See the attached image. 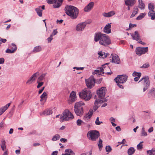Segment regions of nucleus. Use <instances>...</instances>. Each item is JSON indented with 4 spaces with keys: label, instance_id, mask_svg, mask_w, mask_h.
Masks as SVG:
<instances>
[{
    "label": "nucleus",
    "instance_id": "obj_1",
    "mask_svg": "<svg viewBox=\"0 0 155 155\" xmlns=\"http://www.w3.org/2000/svg\"><path fill=\"white\" fill-rule=\"evenodd\" d=\"M94 41L96 42L99 41L101 45L107 46L111 43V40L107 35L99 32L94 35Z\"/></svg>",
    "mask_w": 155,
    "mask_h": 155
},
{
    "label": "nucleus",
    "instance_id": "obj_2",
    "mask_svg": "<svg viewBox=\"0 0 155 155\" xmlns=\"http://www.w3.org/2000/svg\"><path fill=\"white\" fill-rule=\"evenodd\" d=\"M65 12L72 19H76L78 17L79 10L76 7L72 5H66L64 8Z\"/></svg>",
    "mask_w": 155,
    "mask_h": 155
},
{
    "label": "nucleus",
    "instance_id": "obj_3",
    "mask_svg": "<svg viewBox=\"0 0 155 155\" xmlns=\"http://www.w3.org/2000/svg\"><path fill=\"white\" fill-rule=\"evenodd\" d=\"M128 76L126 75H118L114 80L117 85L120 88H124V86L121 84L125 83L127 81Z\"/></svg>",
    "mask_w": 155,
    "mask_h": 155
},
{
    "label": "nucleus",
    "instance_id": "obj_4",
    "mask_svg": "<svg viewBox=\"0 0 155 155\" xmlns=\"http://www.w3.org/2000/svg\"><path fill=\"white\" fill-rule=\"evenodd\" d=\"M74 118L72 114L68 110H66L64 111L60 117L61 122H63L65 121L71 120Z\"/></svg>",
    "mask_w": 155,
    "mask_h": 155
},
{
    "label": "nucleus",
    "instance_id": "obj_5",
    "mask_svg": "<svg viewBox=\"0 0 155 155\" xmlns=\"http://www.w3.org/2000/svg\"><path fill=\"white\" fill-rule=\"evenodd\" d=\"M100 136L99 132L96 130H90L88 132L87 134L88 139L92 141H96Z\"/></svg>",
    "mask_w": 155,
    "mask_h": 155
},
{
    "label": "nucleus",
    "instance_id": "obj_6",
    "mask_svg": "<svg viewBox=\"0 0 155 155\" xmlns=\"http://www.w3.org/2000/svg\"><path fill=\"white\" fill-rule=\"evenodd\" d=\"M80 98L84 99L85 101L89 100L91 97V94L90 90L88 89H84L79 94Z\"/></svg>",
    "mask_w": 155,
    "mask_h": 155
},
{
    "label": "nucleus",
    "instance_id": "obj_7",
    "mask_svg": "<svg viewBox=\"0 0 155 155\" xmlns=\"http://www.w3.org/2000/svg\"><path fill=\"white\" fill-rule=\"evenodd\" d=\"M143 84V92H145L150 87V80L148 77L147 76L142 78L139 81Z\"/></svg>",
    "mask_w": 155,
    "mask_h": 155
},
{
    "label": "nucleus",
    "instance_id": "obj_8",
    "mask_svg": "<svg viewBox=\"0 0 155 155\" xmlns=\"http://www.w3.org/2000/svg\"><path fill=\"white\" fill-rule=\"evenodd\" d=\"M85 82L87 86L89 88H91L94 86L95 83V81L94 76H92L88 79H86Z\"/></svg>",
    "mask_w": 155,
    "mask_h": 155
},
{
    "label": "nucleus",
    "instance_id": "obj_9",
    "mask_svg": "<svg viewBox=\"0 0 155 155\" xmlns=\"http://www.w3.org/2000/svg\"><path fill=\"white\" fill-rule=\"evenodd\" d=\"M107 64L103 65L101 67V71L102 74H103L104 73L107 74L108 75L111 74L112 73L110 70V68L107 65Z\"/></svg>",
    "mask_w": 155,
    "mask_h": 155
},
{
    "label": "nucleus",
    "instance_id": "obj_10",
    "mask_svg": "<svg viewBox=\"0 0 155 155\" xmlns=\"http://www.w3.org/2000/svg\"><path fill=\"white\" fill-rule=\"evenodd\" d=\"M148 51L147 47L145 48H141L138 47L136 49V52L137 54L139 55H141L146 53Z\"/></svg>",
    "mask_w": 155,
    "mask_h": 155
},
{
    "label": "nucleus",
    "instance_id": "obj_11",
    "mask_svg": "<svg viewBox=\"0 0 155 155\" xmlns=\"http://www.w3.org/2000/svg\"><path fill=\"white\" fill-rule=\"evenodd\" d=\"M106 90L105 87H102L97 91V93L99 98H103L105 97Z\"/></svg>",
    "mask_w": 155,
    "mask_h": 155
},
{
    "label": "nucleus",
    "instance_id": "obj_12",
    "mask_svg": "<svg viewBox=\"0 0 155 155\" xmlns=\"http://www.w3.org/2000/svg\"><path fill=\"white\" fill-rule=\"evenodd\" d=\"M87 24V22H85L78 24L76 27V30L79 31H81L83 30Z\"/></svg>",
    "mask_w": 155,
    "mask_h": 155
},
{
    "label": "nucleus",
    "instance_id": "obj_13",
    "mask_svg": "<svg viewBox=\"0 0 155 155\" xmlns=\"http://www.w3.org/2000/svg\"><path fill=\"white\" fill-rule=\"evenodd\" d=\"M76 100V93L73 91L71 93L69 99L68 100V103L69 104H71L74 102Z\"/></svg>",
    "mask_w": 155,
    "mask_h": 155
},
{
    "label": "nucleus",
    "instance_id": "obj_14",
    "mask_svg": "<svg viewBox=\"0 0 155 155\" xmlns=\"http://www.w3.org/2000/svg\"><path fill=\"white\" fill-rule=\"evenodd\" d=\"M111 55L112 56V62L118 64H120V61L118 55L116 54L113 55V54H111Z\"/></svg>",
    "mask_w": 155,
    "mask_h": 155
},
{
    "label": "nucleus",
    "instance_id": "obj_15",
    "mask_svg": "<svg viewBox=\"0 0 155 155\" xmlns=\"http://www.w3.org/2000/svg\"><path fill=\"white\" fill-rule=\"evenodd\" d=\"M94 5V2H91L89 3L84 8V11L85 12H90L93 8Z\"/></svg>",
    "mask_w": 155,
    "mask_h": 155
},
{
    "label": "nucleus",
    "instance_id": "obj_16",
    "mask_svg": "<svg viewBox=\"0 0 155 155\" xmlns=\"http://www.w3.org/2000/svg\"><path fill=\"white\" fill-rule=\"evenodd\" d=\"M111 23L107 24L104 28V31L106 33L109 34L111 33Z\"/></svg>",
    "mask_w": 155,
    "mask_h": 155
},
{
    "label": "nucleus",
    "instance_id": "obj_17",
    "mask_svg": "<svg viewBox=\"0 0 155 155\" xmlns=\"http://www.w3.org/2000/svg\"><path fill=\"white\" fill-rule=\"evenodd\" d=\"M93 114V110H90L89 112L83 117V119L86 121H88V120L91 117Z\"/></svg>",
    "mask_w": 155,
    "mask_h": 155
},
{
    "label": "nucleus",
    "instance_id": "obj_18",
    "mask_svg": "<svg viewBox=\"0 0 155 155\" xmlns=\"http://www.w3.org/2000/svg\"><path fill=\"white\" fill-rule=\"evenodd\" d=\"M125 4L126 6H133L136 3V0H124Z\"/></svg>",
    "mask_w": 155,
    "mask_h": 155
},
{
    "label": "nucleus",
    "instance_id": "obj_19",
    "mask_svg": "<svg viewBox=\"0 0 155 155\" xmlns=\"http://www.w3.org/2000/svg\"><path fill=\"white\" fill-rule=\"evenodd\" d=\"M52 113V110L49 109H47L45 110L42 112H40V114L41 116L49 115Z\"/></svg>",
    "mask_w": 155,
    "mask_h": 155
},
{
    "label": "nucleus",
    "instance_id": "obj_20",
    "mask_svg": "<svg viewBox=\"0 0 155 155\" xmlns=\"http://www.w3.org/2000/svg\"><path fill=\"white\" fill-rule=\"evenodd\" d=\"M37 73L34 74L26 82V84H31L34 81L36 78Z\"/></svg>",
    "mask_w": 155,
    "mask_h": 155
},
{
    "label": "nucleus",
    "instance_id": "obj_21",
    "mask_svg": "<svg viewBox=\"0 0 155 155\" xmlns=\"http://www.w3.org/2000/svg\"><path fill=\"white\" fill-rule=\"evenodd\" d=\"M84 104V103L82 101L77 102L75 104L74 109H76V111H77L78 108H83L82 106Z\"/></svg>",
    "mask_w": 155,
    "mask_h": 155
},
{
    "label": "nucleus",
    "instance_id": "obj_22",
    "mask_svg": "<svg viewBox=\"0 0 155 155\" xmlns=\"http://www.w3.org/2000/svg\"><path fill=\"white\" fill-rule=\"evenodd\" d=\"M115 14V12L114 11H111L107 13L103 12L102 13L103 15L105 17H112Z\"/></svg>",
    "mask_w": 155,
    "mask_h": 155
},
{
    "label": "nucleus",
    "instance_id": "obj_23",
    "mask_svg": "<svg viewBox=\"0 0 155 155\" xmlns=\"http://www.w3.org/2000/svg\"><path fill=\"white\" fill-rule=\"evenodd\" d=\"M11 103L7 104L5 106L0 108V115H2L5 111L8 108L10 105Z\"/></svg>",
    "mask_w": 155,
    "mask_h": 155
},
{
    "label": "nucleus",
    "instance_id": "obj_24",
    "mask_svg": "<svg viewBox=\"0 0 155 155\" xmlns=\"http://www.w3.org/2000/svg\"><path fill=\"white\" fill-rule=\"evenodd\" d=\"M131 36L133 39L135 40L138 41L140 40V37L137 31H135L134 34H132Z\"/></svg>",
    "mask_w": 155,
    "mask_h": 155
},
{
    "label": "nucleus",
    "instance_id": "obj_25",
    "mask_svg": "<svg viewBox=\"0 0 155 155\" xmlns=\"http://www.w3.org/2000/svg\"><path fill=\"white\" fill-rule=\"evenodd\" d=\"M138 7L141 10L145 9V5L142 0H138Z\"/></svg>",
    "mask_w": 155,
    "mask_h": 155
},
{
    "label": "nucleus",
    "instance_id": "obj_26",
    "mask_svg": "<svg viewBox=\"0 0 155 155\" xmlns=\"http://www.w3.org/2000/svg\"><path fill=\"white\" fill-rule=\"evenodd\" d=\"M107 101L106 99H103V100L96 99L95 100L94 103V106H100L99 104H101L102 103L104 102Z\"/></svg>",
    "mask_w": 155,
    "mask_h": 155
},
{
    "label": "nucleus",
    "instance_id": "obj_27",
    "mask_svg": "<svg viewBox=\"0 0 155 155\" xmlns=\"http://www.w3.org/2000/svg\"><path fill=\"white\" fill-rule=\"evenodd\" d=\"M149 97H154L155 96V88H153L150 89L148 93Z\"/></svg>",
    "mask_w": 155,
    "mask_h": 155
},
{
    "label": "nucleus",
    "instance_id": "obj_28",
    "mask_svg": "<svg viewBox=\"0 0 155 155\" xmlns=\"http://www.w3.org/2000/svg\"><path fill=\"white\" fill-rule=\"evenodd\" d=\"M138 11L137 7H134L133 9L132 13L130 16V18H132L134 17L135 15L138 13Z\"/></svg>",
    "mask_w": 155,
    "mask_h": 155
},
{
    "label": "nucleus",
    "instance_id": "obj_29",
    "mask_svg": "<svg viewBox=\"0 0 155 155\" xmlns=\"http://www.w3.org/2000/svg\"><path fill=\"white\" fill-rule=\"evenodd\" d=\"M74 111L76 114L79 116H81L83 113V108H78L77 111H76V109H74Z\"/></svg>",
    "mask_w": 155,
    "mask_h": 155
},
{
    "label": "nucleus",
    "instance_id": "obj_30",
    "mask_svg": "<svg viewBox=\"0 0 155 155\" xmlns=\"http://www.w3.org/2000/svg\"><path fill=\"white\" fill-rule=\"evenodd\" d=\"M148 8L149 10V12H153L154 11V5L153 3H150L148 5Z\"/></svg>",
    "mask_w": 155,
    "mask_h": 155
},
{
    "label": "nucleus",
    "instance_id": "obj_31",
    "mask_svg": "<svg viewBox=\"0 0 155 155\" xmlns=\"http://www.w3.org/2000/svg\"><path fill=\"white\" fill-rule=\"evenodd\" d=\"M42 50V48L40 46H36L35 47L33 50V52L34 53L38 52Z\"/></svg>",
    "mask_w": 155,
    "mask_h": 155
},
{
    "label": "nucleus",
    "instance_id": "obj_32",
    "mask_svg": "<svg viewBox=\"0 0 155 155\" xmlns=\"http://www.w3.org/2000/svg\"><path fill=\"white\" fill-rule=\"evenodd\" d=\"M98 54L99 56L101 58H106L107 55L109 54L108 53H105L104 52H103L102 51H100L98 53Z\"/></svg>",
    "mask_w": 155,
    "mask_h": 155
},
{
    "label": "nucleus",
    "instance_id": "obj_33",
    "mask_svg": "<svg viewBox=\"0 0 155 155\" xmlns=\"http://www.w3.org/2000/svg\"><path fill=\"white\" fill-rule=\"evenodd\" d=\"M6 142L4 139H3L2 140L1 143V147L2 150L4 151L6 148Z\"/></svg>",
    "mask_w": 155,
    "mask_h": 155
},
{
    "label": "nucleus",
    "instance_id": "obj_34",
    "mask_svg": "<svg viewBox=\"0 0 155 155\" xmlns=\"http://www.w3.org/2000/svg\"><path fill=\"white\" fill-rule=\"evenodd\" d=\"M93 74L95 76H99L100 75H102L101 71V68L100 70H96L93 72Z\"/></svg>",
    "mask_w": 155,
    "mask_h": 155
},
{
    "label": "nucleus",
    "instance_id": "obj_35",
    "mask_svg": "<svg viewBox=\"0 0 155 155\" xmlns=\"http://www.w3.org/2000/svg\"><path fill=\"white\" fill-rule=\"evenodd\" d=\"M135 150L134 147H130L128 150L127 153L129 155H132L134 153Z\"/></svg>",
    "mask_w": 155,
    "mask_h": 155
},
{
    "label": "nucleus",
    "instance_id": "obj_36",
    "mask_svg": "<svg viewBox=\"0 0 155 155\" xmlns=\"http://www.w3.org/2000/svg\"><path fill=\"white\" fill-rule=\"evenodd\" d=\"M148 15L149 17H151V20H155V12L154 11L152 12H149L148 13Z\"/></svg>",
    "mask_w": 155,
    "mask_h": 155
},
{
    "label": "nucleus",
    "instance_id": "obj_37",
    "mask_svg": "<svg viewBox=\"0 0 155 155\" xmlns=\"http://www.w3.org/2000/svg\"><path fill=\"white\" fill-rule=\"evenodd\" d=\"M40 8L41 6L35 9V10L38 16L41 17L42 15V11L41 9Z\"/></svg>",
    "mask_w": 155,
    "mask_h": 155
},
{
    "label": "nucleus",
    "instance_id": "obj_38",
    "mask_svg": "<svg viewBox=\"0 0 155 155\" xmlns=\"http://www.w3.org/2000/svg\"><path fill=\"white\" fill-rule=\"evenodd\" d=\"M148 155H155V149H153L150 150H148L147 151Z\"/></svg>",
    "mask_w": 155,
    "mask_h": 155
},
{
    "label": "nucleus",
    "instance_id": "obj_39",
    "mask_svg": "<svg viewBox=\"0 0 155 155\" xmlns=\"http://www.w3.org/2000/svg\"><path fill=\"white\" fill-rule=\"evenodd\" d=\"M146 14L145 13L140 14V15L136 19L138 20L141 19L145 16Z\"/></svg>",
    "mask_w": 155,
    "mask_h": 155
},
{
    "label": "nucleus",
    "instance_id": "obj_40",
    "mask_svg": "<svg viewBox=\"0 0 155 155\" xmlns=\"http://www.w3.org/2000/svg\"><path fill=\"white\" fill-rule=\"evenodd\" d=\"M60 137V136L59 135L56 134L53 137L52 139V140L54 141L57 140L59 139Z\"/></svg>",
    "mask_w": 155,
    "mask_h": 155
},
{
    "label": "nucleus",
    "instance_id": "obj_41",
    "mask_svg": "<svg viewBox=\"0 0 155 155\" xmlns=\"http://www.w3.org/2000/svg\"><path fill=\"white\" fill-rule=\"evenodd\" d=\"M46 75V73L42 74L38 78L37 80V82H40L41 81H42L44 79V77Z\"/></svg>",
    "mask_w": 155,
    "mask_h": 155
},
{
    "label": "nucleus",
    "instance_id": "obj_42",
    "mask_svg": "<svg viewBox=\"0 0 155 155\" xmlns=\"http://www.w3.org/2000/svg\"><path fill=\"white\" fill-rule=\"evenodd\" d=\"M47 97V94L45 92H44L40 96V98L41 99H42V98H45V102L46 101Z\"/></svg>",
    "mask_w": 155,
    "mask_h": 155
},
{
    "label": "nucleus",
    "instance_id": "obj_43",
    "mask_svg": "<svg viewBox=\"0 0 155 155\" xmlns=\"http://www.w3.org/2000/svg\"><path fill=\"white\" fill-rule=\"evenodd\" d=\"M102 142V140L101 139L99 138L98 144V146L99 149H102L103 147Z\"/></svg>",
    "mask_w": 155,
    "mask_h": 155
},
{
    "label": "nucleus",
    "instance_id": "obj_44",
    "mask_svg": "<svg viewBox=\"0 0 155 155\" xmlns=\"http://www.w3.org/2000/svg\"><path fill=\"white\" fill-rule=\"evenodd\" d=\"M132 75L134 77L137 76V77H140L141 75V73L140 72H137L134 71Z\"/></svg>",
    "mask_w": 155,
    "mask_h": 155
},
{
    "label": "nucleus",
    "instance_id": "obj_45",
    "mask_svg": "<svg viewBox=\"0 0 155 155\" xmlns=\"http://www.w3.org/2000/svg\"><path fill=\"white\" fill-rule=\"evenodd\" d=\"M143 142H141L139 144H138L137 145V150H141L142 149V148H143V147L142 143Z\"/></svg>",
    "mask_w": 155,
    "mask_h": 155
},
{
    "label": "nucleus",
    "instance_id": "obj_46",
    "mask_svg": "<svg viewBox=\"0 0 155 155\" xmlns=\"http://www.w3.org/2000/svg\"><path fill=\"white\" fill-rule=\"evenodd\" d=\"M54 3H55L53 5V6L54 8H57L59 7L61 5L60 3H59L58 2H57V1H56Z\"/></svg>",
    "mask_w": 155,
    "mask_h": 155
},
{
    "label": "nucleus",
    "instance_id": "obj_47",
    "mask_svg": "<svg viewBox=\"0 0 155 155\" xmlns=\"http://www.w3.org/2000/svg\"><path fill=\"white\" fill-rule=\"evenodd\" d=\"M147 133L145 131L144 127L142 128L141 136H146L147 135Z\"/></svg>",
    "mask_w": 155,
    "mask_h": 155
},
{
    "label": "nucleus",
    "instance_id": "obj_48",
    "mask_svg": "<svg viewBox=\"0 0 155 155\" xmlns=\"http://www.w3.org/2000/svg\"><path fill=\"white\" fill-rule=\"evenodd\" d=\"M95 124L97 125H99L101 124V123H103V122L101 121L100 122L99 120V118L97 117L96 120L95 121Z\"/></svg>",
    "mask_w": 155,
    "mask_h": 155
},
{
    "label": "nucleus",
    "instance_id": "obj_49",
    "mask_svg": "<svg viewBox=\"0 0 155 155\" xmlns=\"http://www.w3.org/2000/svg\"><path fill=\"white\" fill-rule=\"evenodd\" d=\"M12 50L14 51V52L16 51L17 49L16 45L14 44L13 43L12 44Z\"/></svg>",
    "mask_w": 155,
    "mask_h": 155
},
{
    "label": "nucleus",
    "instance_id": "obj_50",
    "mask_svg": "<svg viewBox=\"0 0 155 155\" xmlns=\"http://www.w3.org/2000/svg\"><path fill=\"white\" fill-rule=\"evenodd\" d=\"M82 123L83 122L80 119H78L77 121V124L78 126H81Z\"/></svg>",
    "mask_w": 155,
    "mask_h": 155
},
{
    "label": "nucleus",
    "instance_id": "obj_51",
    "mask_svg": "<svg viewBox=\"0 0 155 155\" xmlns=\"http://www.w3.org/2000/svg\"><path fill=\"white\" fill-rule=\"evenodd\" d=\"M111 148L110 146H106V150L107 152H110L111 150Z\"/></svg>",
    "mask_w": 155,
    "mask_h": 155
},
{
    "label": "nucleus",
    "instance_id": "obj_52",
    "mask_svg": "<svg viewBox=\"0 0 155 155\" xmlns=\"http://www.w3.org/2000/svg\"><path fill=\"white\" fill-rule=\"evenodd\" d=\"M65 152L66 153L72 154L73 153V151L70 149H67L65 150Z\"/></svg>",
    "mask_w": 155,
    "mask_h": 155
},
{
    "label": "nucleus",
    "instance_id": "obj_53",
    "mask_svg": "<svg viewBox=\"0 0 155 155\" xmlns=\"http://www.w3.org/2000/svg\"><path fill=\"white\" fill-rule=\"evenodd\" d=\"M5 52L8 53H14V51L12 50L7 49L5 51Z\"/></svg>",
    "mask_w": 155,
    "mask_h": 155
},
{
    "label": "nucleus",
    "instance_id": "obj_54",
    "mask_svg": "<svg viewBox=\"0 0 155 155\" xmlns=\"http://www.w3.org/2000/svg\"><path fill=\"white\" fill-rule=\"evenodd\" d=\"M37 83H38V84L37 86V87L38 88H39L41 86L44 84V82H37Z\"/></svg>",
    "mask_w": 155,
    "mask_h": 155
},
{
    "label": "nucleus",
    "instance_id": "obj_55",
    "mask_svg": "<svg viewBox=\"0 0 155 155\" xmlns=\"http://www.w3.org/2000/svg\"><path fill=\"white\" fill-rule=\"evenodd\" d=\"M48 3L49 4H52L56 2L55 0H47Z\"/></svg>",
    "mask_w": 155,
    "mask_h": 155
},
{
    "label": "nucleus",
    "instance_id": "obj_56",
    "mask_svg": "<svg viewBox=\"0 0 155 155\" xmlns=\"http://www.w3.org/2000/svg\"><path fill=\"white\" fill-rule=\"evenodd\" d=\"M149 66V64H145L143 65L141 67L142 68H146L148 67Z\"/></svg>",
    "mask_w": 155,
    "mask_h": 155
},
{
    "label": "nucleus",
    "instance_id": "obj_57",
    "mask_svg": "<svg viewBox=\"0 0 155 155\" xmlns=\"http://www.w3.org/2000/svg\"><path fill=\"white\" fill-rule=\"evenodd\" d=\"M57 33L58 32L57 31L56 29L54 30L53 31L51 35H52V36H53V35H56Z\"/></svg>",
    "mask_w": 155,
    "mask_h": 155
},
{
    "label": "nucleus",
    "instance_id": "obj_58",
    "mask_svg": "<svg viewBox=\"0 0 155 155\" xmlns=\"http://www.w3.org/2000/svg\"><path fill=\"white\" fill-rule=\"evenodd\" d=\"M52 37V35H51L50 37L48 38L47 40L48 42H50L53 39Z\"/></svg>",
    "mask_w": 155,
    "mask_h": 155
},
{
    "label": "nucleus",
    "instance_id": "obj_59",
    "mask_svg": "<svg viewBox=\"0 0 155 155\" xmlns=\"http://www.w3.org/2000/svg\"><path fill=\"white\" fill-rule=\"evenodd\" d=\"M4 61L5 59L3 58H0V64H3L4 63Z\"/></svg>",
    "mask_w": 155,
    "mask_h": 155
},
{
    "label": "nucleus",
    "instance_id": "obj_60",
    "mask_svg": "<svg viewBox=\"0 0 155 155\" xmlns=\"http://www.w3.org/2000/svg\"><path fill=\"white\" fill-rule=\"evenodd\" d=\"M84 68L83 67H74L73 68V69H76L77 70H82L84 69Z\"/></svg>",
    "mask_w": 155,
    "mask_h": 155
},
{
    "label": "nucleus",
    "instance_id": "obj_61",
    "mask_svg": "<svg viewBox=\"0 0 155 155\" xmlns=\"http://www.w3.org/2000/svg\"><path fill=\"white\" fill-rule=\"evenodd\" d=\"M136 26V25L135 24H133L131 23H130L129 25V28H131L133 27H135Z\"/></svg>",
    "mask_w": 155,
    "mask_h": 155
},
{
    "label": "nucleus",
    "instance_id": "obj_62",
    "mask_svg": "<svg viewBox=\"0 0 155 155\" xmlns=\"http://www.w3.org/2000/svg\"><path fill=\"white\" fill-rule=\"evenodd\" d=\"M6 39H3L1 37H0V41H1L3 43H5L6 41Z\"/></svg>",
    "mask_w": 155,
    "mask_h": 155
},
{
    "label": "nucleus",
    "instance_id": "obj_63",
    "mask_svg": "<svg viewBox=\"0 0 155 155\" xmlns=\"http://www.w3.org/2000/svg\"><path fill=\"white\" fill-rule=\"evenodd\" d=\"M67 139L63 138H61L60 139L61 141L64 143L66 142L67 141Z\"/></svg>",
    "mask_w": 155,
    "mask_h": 155
},
{
    "label": "nucleus",
    "instance_id": "obj_64",
    "mask_svg": "<svg viewBox=\"0 0 155 155\" xmlns=\"http://www.w3.org/2000/svg\"><path fill=\"white\" fill-rule=\"evenodd\" d=\"M153 131V127H150L148 130L149 133H151Z\"/></svg>",
    "mask_w": 155,
    "mask_h": 155
}]
</instances>
